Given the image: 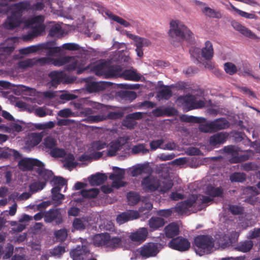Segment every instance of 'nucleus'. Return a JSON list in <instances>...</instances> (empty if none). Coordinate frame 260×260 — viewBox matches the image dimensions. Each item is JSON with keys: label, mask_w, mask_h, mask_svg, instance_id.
Wrapping results in <instances>:
<instances>
[{"label": "nucleus", "mask_w": 260, "mask_h": 260, "mask_svg": "<svg viewBox=\"0 0 260 260\" xmlns=\"http://www.w3.org/2000/svg\"><path fill=\"white\" fill-rule=\"evenodd\" d=\"M168 34L170 39L173 42L189 39L192 35V33L184 23L177 20H173L170 22Z\"/></svg>", "instance_id": "6"}, {"label": "nucleus", "mask_w": 260, "mask_h": 260, "mask_svg": "<svg viewBox=\"0 0 260 260\" xmlns=\"http://www.w3.org/2000/svg\"><path fill=\"white\" fill-rule=\"evenodd\" d=\"M112 135L111 134H109L105 136L104 138H102L100 140L93 142L91 144V147L89 149L92 150L93 153H97L95 151L107 147V143L112 140Z\"/></svg>", "instance_id": "19"}, {"label": "nucleus", "mask_w": 260, "mask_h": 260, "mask_svg": "<svg viewBox=\"0 0 260 260\" xmlns=\"http://www.w3.org/2000/svg\"><path fill=\"white\" fill-rule=\"evenodd\" d=\"M107 179V176L105 174L98 173L89 176L88 180L91 185L97 186L102 184Z\"/></svg>", "instance_id": "28"}, {"label": "nucleus", "mask_w": 260, "mask_h": 260, "mask_svg": "<svg viewBox=\"0 0 260 260\" xmlns=\"http://www.w3.org/2000/svg\"><path fill=\"white\" fill-rule=\"evenodd\" d=\"M128 204L134 205L136 204L140 200L139 194L135 192H129L127 195Z\"/></svg>", "instance_id": "57"}, {"label": "nucleus", "mask_w": 260, "mask_h": 260, "mask_svg": "<svg viewBox=\"0 0 260 260\" xmlns=\"http://www.w3.org/2000/svg\"><path fill=\"white\" fill-rule=\"evenodd\" d=\"M57 217H58L59 220L57 222H61V219L60 218L59 213L56 210H50L45 213V221L46 222H50Z\"/></svg>", "instance_id": "44"}, {"label": "nucleus", "mask_w": 260, "mask_h": 260, "mask_svg": "<svg viewBox=\"0 0 260 260\" xmlns=\"http://www.w3.org/2000/svg\"><path fill=\"white\" fill-rule=\"evenodd\" d=\"M95 74L105 78L122 76L126 80L138 81L140 76L135 70H125L122 72L121 68L118 66L112 64L111 61L99 60L96 61L90 67Z\"/></svg>", "instance_id": "2"}, {"label": "nucleus", "mask_w": 260, "mask_h": 260, "mask_svg": "<svg viewBox=\"0 0 260 260\" xmlns=\"http://www.w3.org/2000/svg\"><path fill=\"white\" fill-rule=\"evenodd\" d=\"M54 236L58 241H63L67 238L68 231L66 229H60L55 232Z\"/></svg>", "instance_id": "55"}, {"label": "nucleus", "mask_w": 260, "mask_h": 260, "mask_svg": "<svg viewBox=\"0 0 260 260\" xmlns=\"http://www.w3.org/2000/svg\"><path fill=\"white\" fill-rule=\"evenodd\" d=\"M214 241L208 236H199L194 238L193 248L200 256L210 253L214 250Z\"/></svg>", "instance_id": "8"}, {"label": "nucleus", "mask_w": 260, "mask_h": 260, "mask_svg": "<svg viewBox=\"0 0 260 260\" xmlns=\"http://www.w3.org/2000/svg\"><path fill=\"white\" fill-rule=\"evenodd\" d=\"M49 76L51 79V84L52 86H55L57 84L61 82L65 81V75L62 72H52Z\"/></svg>", "instance_id": "33"}, {"label": "nucleus", "mask_w": 260, "mask_h": 260, "mask_svg": "<svg viewBox=\"0 0 260 260\" xmlns=\"http://www.w3.org/2000/svg\"><path fill=\"white\" fill-rule=\"evenodd\" d=\"M90 254L88 248L85 245H78L70 251L73 260H83Z\"/></svg>", "instance_id": "18"}, {"label": "nucleus", "mask_w": 260, "mask_h": 260, "mask_svg": "<svg viewBox=\"0 0 260 260\" xmlns=\"http://www.w3.org/2000/svg\"><path fill=\"white\" fill-rule=\"evenodd\" d=\"M142 189L146 192L157 190L164 193L168 191L173 186L172 181L169 179L159 180L156 177L150 175L144 178L141 182Z\"/></svg>", "instance_id": "5"}, {"label": "nucleus", "mask_w": 260, "mask_h": 260, "mask_svg": "<svg viewBox=\"0 0 260 260\" xmlns=\"http://www.w3.org/2000/svg\"><path fill=\"white\" fill-rule=\"evenodd\" d=\"M127 140L126 137H120L111 141L107 146V155L109 156L116 155L118 151L122 150Z\"/></svg>", "instance_id": "14"}, {"label": "nucleus", "mask_w": 260, "mask_h": 260, "mask_svg": "<svg viewBox=\"0 0 260 260\" xmlns=\"http://www.w3.org/2000/svg\"><path fill=\"white\" fill-rule=\"evenodd\" d=\"M106 15L111 20L118 23L119 24L122 25L124 27H129L131 26L129 22L127 21L126 20L122 19V18L115 15L113 14H112L110 11H107L106 12Z\"/></svg>", "instance_id": "45"}, {"label": "nucleus", "mask_w": 260, "mask_h": 260, "mask_svg": "<svg viewBox=\"0 0 260 260\" xmlns=\"http://www.w3.org/2000/svg\"><path fill=\"white\" fill-rule=\"evenodd\" d=\"M202 55L206 59L210 60L213 56L214 50L212 43L209 41L205 43V46L202 49Z\"/></svg>", "instance_id": "34"}, {"label": "nucleus", "mask_w": 260, "mask_h": 260, "mask_svg": "<svg viewBox=\"0 0 260 260\" xmlns=\"http://www.w3.org/2000/svg\"><path fill=\"white\" fill-rule=\"evenodd\" d=\"M165 221L161 217H154L151 218L149 220V228L152 231L157 230L165 224Z\"/></svg>", "instance_id": "40"}, {"label": "nucleus", "mask_w": 260, "mask_h": 260, "mask_svg": "<svg viewBox=\"0 0 260 260\" xmlns=\"http://www.w3.org/2000/svg\"><path fill=\"white\" fill-rule=\"evenodd\" d=\"M43 138L42 133H32L29 134L26 141V145L29 148H32L39 144Z\"/></svg>", "instance_id": "25"}, {"label": "nucleus", "mask_w": 260, "mask_h": 260, "mask_svg": "<svg viewBox=\"0 0 260 260\" xmlns=\"http://www.w3.org/2000/svg\"><path fill=\"white\" fill-rule=\"evenodd\" d=\"M131 151L135 154L138 153L147 154L149 151L144 144H139L133 146Z\"/></svg>", "instance_id": "51"}, {"label": "nucleus", "mask_w": 260, "mask_h": 260, "mask_svg": "<svg viewBox=\"0 0 260 260\" xmlns=\"http://www.w3.org/2000/svg\"><path fill=\"white\" fill-rule=\"evenodd\" d=\"M89 222L88 217L76 218L73 220V227L76 230H83L89 225Z\"/></svg>", "instance_id": "31"}, {"label": "nucleus", "mask_w": 260, "mask_h": 260, "mask_svg": "<svg viewBox=\"0 0 260 260\" xmlns=\"http://www.w3.org/2000/svg\"><path fill=\"white\" fill-rule=\"evenodd\" d=\"M225 149L229 154H231L233 157V158L231 159L232 162H237L240 160L239 158V154L237 147L231 146L225 148Z\"/></svg>", "instance_id": "49"}, {"label": "nucleus", "mask_w": 260, "mask_h": 260, "mask_svg": "<svg viewBox=\"0 0 260 260\" xmlns=\"http://www.w3.org/2000/svg\"><path fill=\"white\" fill-rule=\"evenodd\" d=\"M224 69L225 72L229 75H233L237 71L236 66L232 62H226L224 64Z\"/></svg>", "instance_id": "59"}, {"label": "nucleus", "mask_w": 260, "mask_h": 260, "mask_svg": "<svg viewBox=\"0 0 260 260\" xmlns=\"http://www.w3.org/2000/svg\"><path fill=\"white\" fill-rule=\"evenodd\" d=\"M165 233L168 237L171 238L177 235L179 232L178 225L176 223H172L165 228Z\"/></svg>", "instance_id": "39"}, {"label": "nucleus", "mask_w": 260, "mask_h": 260, "mask_svg": "<svg viewBox=\"0 0 260 260\" xmlns=\"http://www.w3.org/2000/svg\"><path fill=\"white\" fill-rule=\"evenodd\" d=\"M148 234V230L146 228H141L132 233L129 238L133 241L142 242L146 239Z\"/></svg>", "instance_id": "23"}, {"label": "nucleus", "mask_w": 260, "mask_h": 260, "mask_svg": "<svg viewBox=\"0 0 260 260\" xmlns=\"http://www.w3.org/2000/svg\"><path fill=\"white\" fill-rule=\"evenodd\" d=\"M233 27L237 31H239L243 35L251 39H255L256 35L253 34L250 30L242 25L238 22H234L232 23Z\"/></svg>", "instance_id": "30"}, {"label": "nucleus", "mask_w": 260, "mask_h": 260, "mask_svg": "<svg viewBox=\"0 0 260 260\" xmlns=\"http://www.w3.org/2000/svg\"><path fill=\"white\" fill-rule=\"evenodd\" d=\"M43 103V100L38 98H27L26 102L19 101L16 104L18 107L24 108L29 112L34 113L36 116L44 117L47 115H51V111H49L46 107H38L36 104L41 105Z\"/></svg>", "instance_id": "7"}, {"label": "nucleus", "mask_w": 260, "mask_h": 260, "mask_svg": "<svg viewBox=\"0 0 260 260\" xmlns=\"http://www.w3.org/2000/svg\"><path fill=\"white\" fill-rule=\"evenodd\" d=\"M239 236V233L233 229H230L227 230V233L224 236V240L225 242L222 243L223 246H227L236 241Z\"/></svg>", "instance_id": "27"}, {"label": "nucleus", "mask_w": 260, "mask_h": 260, "mask_svg": "<svg viewBox=\"0 0 260 260\" xmlns=\"http://www.w3.org/2000/svg\"><path fill=\"white\" fill-rule=\"evenodd\" d=\"M24 90H25L28 94L30 96H34L33 98H38L39 99H51L56 96V92L49 90L43 93H38L36 90L32 88H29L27 87L24 86Z\"/></svg>", "instance_id": "22"}, {"label": "nucleus", "mask_w": 260, "mask_h": 260, "mask_svg": "<svg viewBox=\"0 0 260 260\" xmlns=\"http://www.w3.org/2000/svg\"><path fill=\"white\" fill-rule=\"evenodd\" d=\"M66 252L64 246H58L51 249L50 253L51 256L60 257Z\"/></svg>", "instance_id": "54"}, {"label": "nucleus", "mask_w": 260, "mask_h": 260, "mask_svg": "<svg viewBox=\"0 0 260 260\" xmlns=\"http://www.w3.org/2000/svg\"><path fill=\"white\" fill-rule=\"evenodd\" d=\"M199 128L201 132L204 133H210L214 131L212 125H211V121L200 124Z\"/></svg>", "instance_id": "63"}, {"label": "nucleus", "mask_w": 260, "mask_h": 260, "mask_svg": "<svg viewBox=\"0 0 260 260\" xmlns=\"http://www.w3.org/2000/svg\"><path fill=\"white\" fill-rule=\"evenodd\" d=\"M253 246V242L251 240L245 241L240 242L236 247V249L243 252H246L249 251Z\"/></svg>", "instance_id": "48"}, {"label": "nucleus", "mask_w": 260, "mask_h": 260, "mask_svg": "<svg viewBox=\"0 0 260 260\" xmlns=\"http://www.w3.org/2000/svg\"><path fill=\"white\" fill-rule=\"evenodd\" d=\"M146 167L143 165H138L129 169L131 174L133 177L141 175L145 171Z\"/></svg>", "instance_id": "50"}, {"label": "nucleus", "mask_w": 260, "mask_h": 260, "mask_svg": "<svg viewBox=\"0 0 260 260\" xmlns=\"http://www.w3.org/2000/svg\"><path fill=\"white\" fill-rule=\"evenodd\" d=\"M121 246V239L109 234L105 248L108 250H113Z\"/></svg>", "instance_id": "24"}, {"label": "nucleus", "mask_w": 260, "mask_h": 260, "mask_svg": "<svg viewBox=\"0 0 260 260\" xmlns=\"http://www.w3.org/2000/svg\"><path fill=\"white\" fill-rule=\"evenodd\" d=\"M35 62L34 65L44 66L48 64H53L55 66H61L67 64V69L69 70H77L78 74H81L87 69L85 66L86 60L84 58L77 57H61L57 59L53 58V56H49L32 58Z\"/></svg>", "instance_id": "3"}, {"label": "nucleus", "mask_w": 260, "mask_h": 260, "mask_svg": "<svg viewBox=\"0 0 260 260\" xmlns=\"http://www.w3.org/2000/svg\"><path fill=\"white\" fill-rule=\"evenodd\" d=\"M139 217L138 212L133 210H129L122 213L117 217L116 220L119 224H123L128 221L134 220Z\"/></svg>", "instance_id": "21"}, {"label": "nucleus", "mask_w": 260, "mask_h": 260, "mask_svg": "<svg viewBox=\"0 0 260 260\" xmlns=\"http://www.w3.org/2000/svg\"><path fill=\"white\" fill-rule=\"evenodd\" d=\"M151 45V42L147 39L137 37L134 42V45L136 47L142 48L144 47H148Z\"/></svg>", "instance_id": "52"}, {"label": "nucleus", "mask_w": 260, "mask_h": 260, "mask_svg": "<svg viewBox=\"0 0 260 260\" xmlns=\"http://www.w3.org/2000/svg\"><path fill=\"white\" fill-rule=\"evenodd\" d=\"M206 192L211 197H219L222 195L223 190L221 187H215L210 185L207 186Z\"/></svg>", "instance_id": "47"}, {"label": "nucleus", "mask_w": 260, "mask_h": 260, "mask_svg": "<svg viewBox=\"0 0 260 260\" xmlns=\"http://www.w3.org/2000/svg\"><path fill=\"white\" fill-rule=\"evenodd\" d=\"M88 152L89 154H82L79 157V160L82 162H85L86 161H90L91 159H97L100 158L102 156V153L98 152V153H93L92 150H90L89 149L88 150Z\"/></svg>", "instance_id": "42"}, {"label": "nucleus", "mask_w": 260, "mask_h": 260, "mask_svg": "<svg viewBox=\"0 0 260 260\" xmlns=\"http://www.w3.org/2000/svg\"><path fill=\"white\" fill-rule=\"evenodd\" d=\"M232 182H243L245 180V175L243 173H235L230 176Z\"/></svg>", "instance_id": "61"}, {"label": "nucleus", "mask_w": 260, "mask_h": 260, "mask_svg": "<svg viewBox=\"0 0 260 260\" xmlns=\"http://www.w3.org/2000/svg\"><path fill=\"white\" fill-rule=\"evenodd\" d=\"M211 125H212L213 131H215L228 127L229 123L226 120L221 118L211 121Z\"/></svg>", "instance_id": "43"}, {"label": "nucleus", "mask_w": 260, "mask_h": 260, "mask_svg": "<svg viewBox=\"0 0 260 260\" xmlns=\"http://www.w3.org/2000/svg\"><path fill=\"white\" fill-rule=\"evenodd\" d=\"M106 84L103 82H95L94 81H88L86 83V87L89 92H93L103 90Z\"/></svg>", "instance_id": "32"}, {"label": "nucleus", "mask_w": 260, "mask_h": 260, "mask_svg": "<svg viewBox=\"0 0 260 260\" xmlns=\"http://www.w3.org/2000/svg\"><path fill=\"white\" fill-rule=\"evenodd\" d=\"M88 104L92 106L93 108L96 109L100 110V113L96 115H92V114L95 113V111L92 110L91 108H85L81 111L78 115L80 116L87 117L84 121L89 123L98 122L105 120L107 118L116 119L120 118L122 116L123 113L122 112H110L107 114L105 112L106 107L98 103L90 102Z\"/></svg>", "instance_id": "4"}, {"label": "nucleus", "mask_w": 260, "mask_h": 260, "mask_svg": "<svg viewBox=\"0 0 260 260\" xmlns=\"http://www.w3.org/2000/svg\"><path fill=\"white\" fill-rule=\"evenodd\" d=\"M56 43L54 41H50L44 44H39L40 51L43 50H48L47 56H55V54L58 53L61 51L60 47H56Z\"/></svg>", "instance_id": "20"}, {"label": "nucleus", "mask_w": 260, "mask_h": 260, "mask_svg": "<svg viewBox=\"0 0 260 260\" xmlns=\"http://www.w3.org/2000/svg\"><path fill=\"white\" fill-rule=\"evenodd\" d=\"M39 47H40L39 45L29 46L28 47L20 50V53L23 54H27L34 53L40 51Z\"/></svg>", "instance_id": "60"}, {"label": "nucleus", "mask_w": 260, "mask_h": 260, "mask_svg": "<svg viewBox=\"0 0 260 260\" xmlns=\"http://www.w3.org/2000/svg\"><path fill=\"white\" fill-rule=\"evenodd\" d=\"M9 129L8 133L13 134L15 135V132L18 133L22 131L21 125L17 123H13L8 126Z\"/></svg>", "instance_id": "64"}, {"label": "nucleus", "mask_w": 260, "mask_h": 260, "mask_svg": "<svg viewBox=\"0 0 260 260\" xmlns=\"http://www.w3.org/2000/svg\"><path fill=\"white\" fill-rule=\"evenodd\" d=\"M64 34V30L59 23H52L49 35L54 37H60Z\"/></svg>", "instance_id": "37"}, {"label": "nucleus", "mask_w": 260, "mask_h": 260, "mask_svg": "<svg viewBox=\"0 0 260 260\" xmlns=\"http://www.w3.org/2000/svg\"><path fill=\"white\" fill-rule=\"evenodd\" d=\"M14 38H10L5 43L0 45L1 56H6L11 53L14 49Z\"/></svg>", "instance_id": "26"}, {"label": "nucleus", "mask_w": 260, "mask_h": 260, "mask_svg": "<svg viewBox=\"0 0 260 260\" xmlns=\"http://www.w3.org/2000/svg\"><path fill=\"white\" fill-rule=\"evenodd\" d=\"M44 146L48 148L52 149L57 144V141L51 136L46 137L43 142Z\"/></svg>", "instance_id": "58"}, {"label": "nucleus", "mask_w": 260, "mask_h": 260, "mask_svg": "<svg viewBox=\"0 0 260 260\" xmlns=\"http://www.w3.org/2000/svg\"><path fill=\"white\" fill-rule=\"evenodd\" d=\"M108 233H102L96 234L92 237V243L96 246L106 247L107 241L108 239Z\"/></svg>", "instance_id": "29"}, {"label": "nucleus", "mask_w": 260, "mask_h": 260, "mask_svg": "<svg viewBox=\"0 0 260 260\" xmlns=\"http://www.w3.org/2000/svg\"><path fill=\"white\" fill-rule=\"evenodd\" d=\"M13 155L15 158L20 157V154L17 151L7 148L3 149L1 148L0 151V157L7 158Z\"/></svg>", "instance_id": "46"}, {"label": "nucleus", "mask_w": 260, "mask_h": 260, "mask_svg": "<svg viewBox=\"0 0 260 260\" xmlns=\"http://www.w3.org/2000/svg\"><path fill=\"white\" fill-rule=\"evenodd\" d=\"M113 47L117 49H122L121 51H119L120 53L119 55L118 58H116L112 59L113 61H116L117 60L120 61H123L128 63L131 61V59L129 56L128 51L127 50L126 44L124 43L114 42L113 44Z\"/></svg>", "instance_id": "17"}, {"label": "nucleus", "mask_w": 260, "mask_h": 260, "mask_svg": "<svg viewBox=\"0 0 260 260\" xmlns=\"http://www.w3.org/2000/svg\"><path fill=\"white\" fill-rule=\"evenodd\" d=\"M172 96V93L170 89L168 87H165L158 94L159 100H168Z\"/></svg>", "instance_id": "56"}, {"label": "nucleus", "mask_w": 260, "mask_h": 260, "mask_svg": "<svg viewBox=\"0 0 260 260\" xmlns=\"http://www.w3.org/2000/svg\"><path fill=\"white\" fill-rule=\"evenodd\" d=\"M35 61L32 59H28L19 61L16 63L15 70L16 73L20 72V70H24L34 65Z\"/></svg>", "instance_id": "41"}, {"label": "nucleus", "mask_w": 260, "mask_h": 260, "mask_svg": "<svg viewBox=\"0 0 260 260\" xmlns=\"http://www.w3.org/2000/svg\"><path fill=\"white\" fill-rule=\"evenodd\" d=\"M54 187L52 189V200L59 205L61 204L62 200L64 199V195L59 193L61 188L64 187L65 191L67 188V181L60 177H54L52 181Z\"/></svg>", "instance_id": "9"}, {"label": "nucleus", "mask_w": 260, "mask_h": 260, "mask_svg": "<svg viewBox=\"0 0 260 260\" xmlns=\"http://www.w3.org/2000/svg\"><path fill=\"white\" fill-rule=\"evenodd\" d=\"M211 201L212 199L209 197L191 195L184 201L178 203L174 208L161 210L157 214L166 218L171 216L173 211L180 215H189L201 210L205 207V204Z\"/></svg>", "instance_id": "1"}, {"label": "nucleus", "mask_w": 260, "mask_h": 260, "mask_svg": "<svg viewBox=\"0 0 260 260\" xmlns=\"http://www.w3.org/2000/svg\"><path fill=\"white\" fill-rule=\"evenodd\" d=\"M161 248V247L159 244L149 243L141 247L137 251L140 253L143 258H146L155 256Z\"/></svg>", "instance_id": "13"}, {"label": "nucleus", "mask_w": 260, "mask_h": 260, "mask_svg": "<svg viewBox=\"0 0 260 260\" xmlns=\"http://www.w3.org/2000/svg\"><path fill=\"white\" fill-rule=\"evenodd\" d=\"M228 135L225 133H218L210 137V143L211 145L213 146L222 144L225 141Z\"/></svg>", "instance_id": "35"}, {"label": "nucleus", "mask_w": 260, "mask_h": 260, "mask_svg": "<svg viewBox=\"0 0 260 260\" xmlns=\"http://www.w3.org/2000/svg\"><path fill=\"white\" fill-rule=\"evenodd\" d=\"M168 246L172 249L180 251H185L189 249L190 243L186 238L178 237L172 239L168 243Z\"/></svg>", "instance_id": "15"}, {"label": "nucleus", "mask_w": 260, "mask_h": 260, "mask_svg": "<svg viewBox=\"0 0 260 260\" xmlns=\"http://www.w3.org/2000/svg\"><path fill=\"white\" fill-rule=\"evenodd\" d=\"M57 115L61 117H69L70 116H75L76 115L79 116L78 114L75 115L69 108H65L60 110L58 112Z\"/></svg>", "instance_id": "62"}, {"label": "nucleus", "mask_w": 260, "mask_h": 260, "mask_svg": "<svg viewBox=\"0 0 260 260\" xmlns=\"http://www.w3.org/2000/svg\"><path fill=\"white\" fill-rule=\"evenodd\" d=\"M46 171L45 170V173L43 176H40V178H44V181L39 182H35L32 183L30 186V190L31 192H35L39 190H42L45 186V181L48 179V176H46Z\"/></svg>", "instance_id": "38"}, {"label": "nucleus", "mask_w": 260, "mask_h": 260, "mask_svg": "<svg viewBox=\"0 0 260 260\" xmlns=\"http://www.w3.org/2000/svg\"><path fill=\"white\" fill-rule=\"evenodd\" d=\"M177 102L187 110L201 108L205 105L203 101H197L196 98L192 95L181 96L177 99Z\"/></svg>", "instance_id": "11"}, {"label": "nucleus", "mask_w": 260, "mask_h": 260, "mask_svg": "<svg viewBox=\"0 0 260 260\" xmlns=\"http://www.w3.org/2000/svg\"><path fill=\"white\" fill-rule=\"evenodd\" d=\"M99 190L97 188H92L89 190H83L81 191V194L83 197L87 198H93L99 193Z\"/></svg>", "instance_id": "53"}, {"label": "nucleus", "mask_w": 260, "mask_h": 260, "mask_svg": "<svg viewBox=\"0 0 260 260\" xmlns=\"http://www.w3.org/2000/svg\"><path fill=\"white\" fill-rule=\"evenodd\" d=\"M114 173L109 176V178L113 181V186L116 188L124 186L125 183L122 180L124 178L125 170L116 167H113Z\"/></svg>", "instance_id": "16"}, {"label": "nucleus", "mask_w": 260, "mask_h": 260, "mask_svg": "<svg viewBox=\"0 0 260 260\" xmlns=\"http://www.w3.org/2000/svg\"><path fill=\"white\" fill-rule=\"evenodd\" d=\"M50 154L53 157H62V161L64 162V167L68 170H72L78 165V162L75 160L73 155L66 152L62 149H53L51 151Z\"/></svg>", "instance_id": "10"}, {"label": "nucleus", "mask_w": 260, "mask_h": 260, "mask_svg": "<svg viewBox=\"0 0 260 260\" xmlns=\"http://www.w3.org/2000/svg\"><path fill=\"white\" fill-rule=\"evenodd\" d=\"M244 192L250 195L246 200L250 204L253 205L256 201V199L254 196L259 193L256 188L255 187H248L244 189Z\"/></svg>", "instance_id": "36"}, {"label": "nucleus", "mask_w": 260, "mask_h": 260, "mask_svg": "<svg viewBox=\"0 0 260 260\" xmlns=\"http://www.w3.org/2000/svg\"><path fill=\"white\" fill-rule=\"evenodd\" d=\"M18 166L19 169L23 171L29 170L37 167L40 176H43L45 173L44 164L36 159L24 158L19 161Z\"/></svg>", "instance_id": "12"}]
</instances>
